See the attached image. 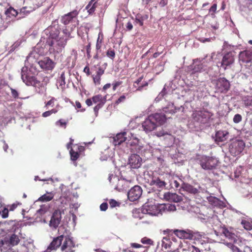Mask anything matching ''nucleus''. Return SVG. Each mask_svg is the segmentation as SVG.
Masks as SVG:
<instances>
[{"label":"nucleus","instance_id":"nucleus-59","mask_svg":"<svg viewBox=\"0 0 252 252\" xmlns=\"http://www.w3.org/2000/svg\"><path fill=\"white\" fill-rule=\"evenodd\" d=\"M217 4L216 3H214L209 9V13H210L212 15H214L217 10Z\"/></svg>","mask_w":252,"mask_h":252},{"label":"nucleus","instance_id":"nucleus-24","mask_svg":"<svg viewBox=\"0 0 252 252\" xmlns=\"http://www.w3.org/2000/svg\"><path fill=\"white\" fill-rule=\"evenodd\" d=\"M228 132L225 130H219L216 133L215 141L219 144L220 142H224L228 139Z\"/></svg>","mask_w":252,"mask_h":252},{"label":"nucleus","instance_id":"nucleus-46","mask_svg":"<svg viewBox=\"0 0 252 252\" xmlns=\"http://www.w3.org/2000/svg\"><path fill=\"white\" fill-rule=\"evenodd\" d=\"M203 68V64L201 63H199L198 64H195L193 66V67L192 68L193 72H197L200 71Z\"/></svg>","mask_w":252,"mask_h":252},{"label":"nucleus","instance_id":"nucleus-44","mask_svg":"<svg viewBox=\"0 0 252 252\" xmlns=\"http://www.w3.org/2000/svg\"><path fill=\"white\" fill-rule=\"evenodd\" d=\"M105 103H103V102L100 103L99 104H96L94 108V112L95 116L97 117L98 114L99 110L101 108Z\"/></svg>","mask_w":252,"mask_h":252},{"label":"nucleus","instance_id":"nucleus-50","mask_svg":"<svg viewBox=\"0 0 252 252\" xmlns=\"http://www.w3.org/2000/svg\"><path fill=\"white\" fill-rule=\"evenodd\" d=\"M141 242L143 244L152 245L153 241L149 238L144 237L141 240Z\"/></svg>","mask_w":252,"mask_h":252},{"label":"nucleus","instance_id":"nucleus-27","mask_svg":"<svg viewBox=\"0 0 252 252\" xmlns=\"http://www.w3.org/2000/svg\"><path fill=\"white\" fill-rule=\"evenodd\" d=\"M165 197L168 200L174 202H179L183 200L181 196L175 193L168 192L165 194Z\"/></svg>","mask_w":252,"mask_h":252},{"label":"nucleus","instance_id":"nucleus-3","mask_svg":"<svg viewBox=\"0 0 252 252\" xmlns=\"http://www.w3.org/2000/svg\"><path fill=\"white\" fill-rule=\"evenodd\" d=\"M212 116L213 114L204 108L195 110L192 114V119L194 121L203 124L208 123Z\"/></svg>","mask_w":252,"mask_h":252},{"label":"nucleus","instance_id":"nucleus-18","mask_svg":"<svg viewBox=\"0 0 252 252\" xmlns=\"http://www.w3.org/2000/svg\"><path fill=\"white\" fill-rule=\"evenodd\" d=\"M21 78L23 82L28 86H35L37 83V80L34 76L26 74L22 70Z\"/></svg>","mask_w":252,"mask_h":252},{"label":"nucleus","instance_id":"nucleus-64","mask_svg":"<svg viewBox=\"0 0 252 252\" xmlns=\"http://www.w3.org/2000/svg\"><path fill=\"white\" fill-rule=\"evenodd\" d=\"M108 208V204L106 202L102 203L100 205V209L101 211H106Z\"/></svg>","mask_w":252,"mask_h":252},{"label":"nucleus","instance_id":"nucleus-19","mask_svg":"<svg viewBox=\"0 0 252 252\" xmlns=\"http://www.w3.org/2000/svg\"><path fill=\"white\" fill-rule=\"evenodd\" d=\"M64 237L63 235H61L54 238L48 247L47 250H56L60 247H61V245H62V242L63 241Z\"/></svg>","mask_w":252,"mask_h":252},{"label":"nucleus","instance_id":"nucleus-32","mask_svg":"<svg viewBox=\"0 0 252 252\" xmlns=\"http://www.w3.org/2000/svg\"><path fill=\"white\" fill-rule=\"evenodd\" d=\"M93 103L94 104H99L103 102L105 103L106 102V98L103 97L101 94H97L93 96L92 97Z\"/></svg>","mask_w":252,"mask_h":252},{"label":"nucleus","instance_id":"nucleus-51","mask_svg":"<svg viewBox=\"0 0 252 252\" xmlns=\"http://www.w3.org/2000/svg\"><path fill=\"white\" fill-rule=\"evenodd\" d=\"M109 205L111 208L120 206V203L114 199H110L109 201Z\"/></svg>","mask_w":252,"mask_h":252},{"label":"nucleus","instance_id":"nucleus-6","mask_svg":"<svg viewBox=\"0 0 252 252\" xmlns=\"http://www.w3.org/2000/svg\"><path fill=\"white\" fill-rule=\"evenodd\" d=\"M245 143L242 140H235L232 141L229 146V151L230 154L236 157L239 155L245 147Z\"/></svg>","mask_w":252,"mask_h":252},{"label":"nucleus","instance_id":"nucleus-57","mask_svg":"<svg viewBox=\"0 0 252 252\" xmlns=\"http://www.w3.org/2000/svg\"><path fill=\"white\" fill-rule=\"evenodd\" d=\"M96 66H98V67L97 69V71L96 72V74L102 75L104 73L105 67L103 68V67L99 66L98 64H97Z\"/></svg>","mask_w":252,"mask_h":252},{"label":"nucleus","instance_id":"nucleus-54","mask_svg":"<svg viewBox=\"0 0 252 252\" xmlns=\"http://www.w3.org/2000/svg\"><path fill=\"white\" fill-rule=\"evenodd\" d=\"M123 83V81H114L112 85L113 86V90L115 91L117 89L118 87L121 86Z\"/></svg>","mask_w":252,"mask_h":252},{"label":"nucleus","instance_id":"nucleus-11","mask_svg":"<svg viewBox=\"0 0 252 252\" xmlns=\"http://www.w3.org/2000/svg\"><path fill=\"white\" fill-rule=\"evenodd\" d=\"M79 14V11L76 10H73V11L68 12L62 16L61 21L62 23L65 25H68L74 18H76L78 15Z\"/></svg>","mask_w":252,"mask_h":252},{"label":"nucleus","instance_id":"nucleus-15","mask_svg":"<svg viewBox=\"0 0 252 252\" xmlns=\"http://www.w3.org/2000/svg\"><path fill=\"white\" fill-rule=\"evenodd\" d=\"M172 232L181 239H191L193 237L192 231L189 229L186 230L174 229L173 230Z\"/></svg>","mask_w":252,"mask_h":252},{"label":"nucleus","instance_id":"nucleus-43","mask_svg":"<svg viewBox=\"0 0 252 252\" xmlns=\"http://www.w3.org/2000/svg\"><path fill=\"white\" fill-rule=\"evenodd\" d=\"M65 73L64 72H62L61 76L59 79V82L60 83V86H64L65 84Z\"/></svg>","mask_w":252,"mask_h":252},{"label":"nucleus","instance_id":"nucleus-33","mask_svg":"<svg viewBox=\"0 0 252 252\" xmlns=\"http://www.w3.org/2000/svg\"><path fill=\"white\" fill-rule=\"evenodd\" d=\"M148 18L147 15H141L140 14H137L136 16L135 22L138 24L140 26L143 25L144 21L147 20Z\"/></svg>","mask_w":252,"mask_h":252},{"label":"nucleus","instance_id":"nucleus-28","mask_svg":"<svg viewBox=\"0 0 252 252\" xmlns=\"http://www.w3.org/2000/svg\"><path fill=\"white\" fill-rule=\"evenodd\" d=\"M162 111L160 113L165 115L166 120L167 118H170V117L168 116V115L174 114L176 112V109L173 104H169L167 107L163 109Z\"/></svg>","mask_w":252,"mask_h":252},{"label":"nucleus","instance_id":"nucleus-25","mask_svg":"<svg viewBox=\"0 0 252 252\" xmlns=\"http://www.w3.org/2000/svg\"><path fill=\"white\" fill-rule=\"evenodd\" d=\"M59 37V32L58 31H51L50 32L49 36L47 39L46 44L50 47H53L54 41H56Z\"/></svg>","mask_w":252,"mask_h":252},{"label":"nucleus","instance_id":"nucleus-8","mask_svg":"<svg viewBox=\"0 0 252 252\" xmlns=\"http://www.w3.org/2000/svg\"><path fill=\"white\" fill-rule=\"evenodd\" d=\"M230 88V83L228 80L224 78H219L216 83V91L220 93H226Z\"/></svg>","mask_w":252,"mask_h":252},{"label":"nucleus","instance_id":"nucleus-36","mask_svg":"<svg viewBox=\"0 0 252 252\" xmlns=\"http://www.w3.org/2000/svg\"><path fill=\"white\" fill-rule=\"evenodd\" d=\"M130 93V91L127 93L121 95L115 102V104L118 105L121 103L124 102L126 100V97Z\"/></svg>","mask_w":252,"mask_h":252},{"label":"nucleus","instance_id":"nucleus-4","mask_svg":"<svg viewBox=\"0 0 252 252\" xmlns=\"http://www.w3.org/2000/svg\"><path fill=\"white\" fill-rule=\"evenodd\" d=\"M164 209V207L162 205H157L146 203L142 207V212L148 216H157L162 215V212Z\"/></svg>","mask_w":252,"mask_h":252},{"label":"nucleus","instance_id":"nucleus-45","mask_svg":"<svg viewBox=\"0 0 252 252\" xmlns=\"http://www.w3.org/2000/svg\"><path fill=\"white\" fill-rule=\"evenodd\" d=\"M106 55L108 57L113 60L115 57V52L114 50L109 49L106 52Z\"/></svg>","mask_w":252,"mask_h":252},{"label":"nucleus","instance_id":"nucleus-37","mask_svg":"<svg viewBox=\"0 0 252 252\" xmlns=\"http://www.w3.org/2000/svg\"><path fill=\"white\" fill-rule=\"evenodd\" d=\"M53 198V195L52 193H47L42 195L39 198V200L43 202L49 201Z\"/></svg>","mask_w":252,"mask_h":252},{"label":"nucleus","instance_id":"nucleus-22","mask_svg":"<svg viewBox=\"0 0 252 252\" xmlns=\"http://www.w3.org/2000/svg\"><path fill=\"white\" fill-rule=\"evenodd\" d=\"M239 59L244 63H250L252 59V52L248 50L240 52L239 54Z\"/></svg>","mask_w":252,"mask_h":252},{"label":"nucleus","instance_id":"nucleus-34","mask_svg":"<svg viewBox=\"0 0 252 252\" xmlns=\"http://www.w3.org/2000/svg\"><path fill=\"white\" fill-rule=\"evenodd\" d=\"M222 233L224 234V235L226 238H228V239H229L231 241H235V235L234 233L229 232L227 229L223 228L222 230Z\"/></svg>","mask_w":252,"mask_h":252},{"label":"nucleus","instance_id":"nucleus-26","mask_svg":"<svg viewBox=\"0 0 252 252\" xmlns=\"http://www.w3.org/2000/svg\"><path fill=\"white\" fill-rule=\"evenodd\" d=\"M127 137V139L126 140L128 141L127 144L129 145L130 146L134 147L139 144V139L136 136V134L131 132H128Z\"/></svg>","mask_w":252,"mask_h":252},{"label":"nucleus","instance_id":"nucleus-41","mask_svg":"<svg viewBox=\"0 0 252 252\" xmlns=\"http://www.w3.org/2000/svg\"><path fill=\"white\" fill-rule=\"evenodd\" d=\"M101 76L97 74L92 76L93 81L95 85H99L100 84Z\"/></svg>","mask_w":252,"mask_h":252},{"label":"nucleus","instance_id":"nucleus-20","mask_svg":"<svg viewBox=\"0 0 252 252\" xmlns=\"http://www.w3.org/2000/svg\"><path fill=\"white\" fill-rule=\"evenodd\" d=\"M166 178L168 180L169 186L171 188H178L180 187V183L178 180L182 181V180L178 177H174L170 174H165Z\"/></svg>","mask_w":252,"mask_h":252},{"label":"nucleus","instance_id":"nucleus-1","mask_svg":"<svg viewBox=\"0 0 252 252\" xmlns=\"http://www.w3.org/2000/svg\"><path fill=\"white\" fill-rule=\"evenodd\" d=\"M166 121L165 115L156 113L150 115L142 124V127L146 132L154 130L158 125H163Z\"/></svg>","mask_w":252,"mask_h":252},{"label":"nucleus","instance_id":"nucleus-58","mask_svg":"<svg viewBox=\"0 0 252 252\" xmlns=\"http://www.w3.org/2000/svg\"><path fill=\"white\" fill-rule=\"evenodd\" d=\"M21 204L19 203H13L12 205H8L7 208L8 209L9 211H13L18 207V205Z\"/></svg>","mask_w":252,"mask_h":252},{"label":"nucleus","instance_id":"nucleus-62","mask_svg":"<svg viewBox=\"0 0 252 252\" xmlns=\"http://www.w3.org/2000/svg\"><path fill=\"white\" fill-rule=\"evenodd\" d=\"M10 90L12 97L15 99L18 98L19 97L18 92L16 90L13 88H10Z\"/></svg>","mask_w":252,"mask_h":252},{"label":"nucleus","instance_id":"nucleus-10","mask_svg":"<svg viewBox=\"0 0 252 252\" xmlns=\"http://www.w3.org/2000/svg\"><path fill=\"white\" fill-rule=\"evenodd\" d=\"M142 193V189L139 186H135L127 193V196L131 201L138 200Z\"/></svg>","mask_w":252,"mask_h":252},{"label":"nucleus","instance_id":"nucleus-31","mask_svg":"<svg viewBox=\"0 0 252 252\" xmlns=\"http://www.w3.org/2000/svg\"><path fill=\"white\" fill-rule=\"evenodd\" d=\"M103 42V34L102 32H99L97 39L95 49L96 51H101V48Z\"/></svg>","mask_w":252,"mask_h":252},{"label":"nucleus","instance_id":"nucleus-23","mask_svg":"<svg viewBox=\"0 0 252 252\" xmlns=\"http://www.w3.org/2000/svg\"><path fill=\"white\" fill-rule=\"evenodd\" d=\"M127 132H123L118 133L114 137L113 144L116 145H119L123 142L126 141L127 139Z\"/></svg>","mask_w":252,"mask_h":252},{"label":"nucleus","instance_id":"nucleus-55","mask_svg":"<svg viewBox=\"0 0 252 252\" xmlns=\"http://www.w3.org/2000/svg\"><path fill=\"white\" fill-rule=\"evenodd\" d=\"M148 85V83L146 81L143 82L142 83H140L139 84V86H138L136 89V91H141L143 90V88L145 87H146Z\"/></svg>","mask_w":252,"mask_h":252},{"label":"nucleus","instance_id":"nucleus-56","mask_svg":"<svg viewBox=\"0 0 252 252\" xmlns=\"http://www.w3.org/2000/svg\"><path fill=\"white\" fill-rule=\"evenodd\" d=\"M242 116L240 114H236L233 118V122L235 123H239L242 121Z\"/></svg>","mask_w":252,"mask_h":252},{"label":"nucleus","instance_id":"nucleus-21","mask_svg":"<svg viewBox=\"0 0 252 252\" xmlns=\"http://www.w3.org/2000/svg\"><path fill=\"white\" fill-rule=\"evenodd\" d=\"M69 39L66 37L62 35H60L58 39L56 40V44L55 47L57 49V52H61L67 44V41Z\"/></svg>","mask_w":252,"mask_h":252},{"label":"nucleus","instance_id":"nucleus-38","mask_svg":"<svg viewBox=\"0 0 252 252\" xmlns=\"http://www.w3.org/2000/svg\"><path fill=\"white\" fill-rule=\"evenodd\" d=\"M71 159L73 161H76L79 157L80 154L78 152H75L71 149L70 151Z\"/></svg>","mask_w":252,"mask_h":252},{"label":"nucleus","instance_id":"nucleus-40","mask_svg":"<svg viewBox=\"0 0 252 252\" xmlns=\"http://www.w3.org/2000/svg\"><path fill=\"white\" fill-rule=\"evenodd\" d=\"M231 249L233 252H252V250L249 248H246L244 251H242L237 247L234 245L231 246Z\"/></svg>","mask_w":252,"mask_h":252},{"label":"nucleus","instance_id":"nucleus-39","mask_svg":"<svg viewBox=\"0 0 252 252\" xmlns=\"http://www.w3.org/2000/svg\"><path fill=\"white\" fill-rule=\"evenodd\" d=\"M96 7H97V2L94 1L92 4L91 6L90 7H89L88 8H87L88 7L87 5L86 7V9L88 10V12H89V13L90 14H93L94 12Z\"/></svg>","mask_w":252,"mask_h":252},{"label":"nucleus","instance_id":"nucleus-14","mask_svg":"<svg viewBox=\"0 0 252 252\" xmlns=\"http://www.w3.org/2000/svg\"><path fill=\"white\" fill-rule=\"evenodd\" d=\"M62 219L61 212L59 210H55L50 221V225L56 228L60 223Z\"/></svg>","mask_w":252,"mask_h":252},{"label":"nucleus","instance_id":"nucleus-60","mask_svg":"<svg viewBox=\"0 0 252 252\" xmlns=\"http://www.w3.org/2000/svg\"><path fill=\"white\" fill-rule=\"evenodd\" d=\"M76 109H80L79 110L81 112H83L85 111L86 109L85 108H82V105L81 103L79 101H76L75 102V106Z\"/></svg>","mask_w":252,"mask_h":252},{"label":"nucleus","instance_id":"nucleus-17","mask_svg":"<svg viewBox=\"0 0 252 252\" xmlns=\"http://www.w3.org/2000/svg\"><path fill=\"white\" fill-rule=\"evenodd\" d=\"M234 56L231 52L226 53L221 61V66L225 69L226 66L233 64L234 62Z\"/></svg>","mask_w":252,"mask_h":252},{"label":"nucleus","instance_id":"nucleus-47","mask_svg":"<svg viewBox=\"0 0 252 252\" xmlns=\"http://www.w3.org/2000/svg\"><path fill=\"white\" fill-rule=\"evenodd\" d=\"M62 32L63 33V34L62 35V36H63L69 39L72 38L70 32H69L66 28L63 29Z\"/></svg>","mask_w":252,"mask_h":252},{"label":"nucleus","instance_id":"nucleus-5","mask_svg":"<svg viewBox=\"0 0 252 252\" xmlns=\"http://www.w3.org/2000/svg\"><path fill=\"white\" fill-rule=\"evenodd\" d=\"M197 160L201 167L205 170H212L217 165V160L211 157L202 156Z\"/></svg>","mask_w":252,"mask_h":252},{"label":"nucleus","instance_id":"nucleus-9","mask_svg":"<svg viewBox=\"0 0 252 252\" xmlns=\"http://www.w3.org/2000/svg\"><path fill=\"white\" fill-rule=\"evenodd\" d=\"M172 231V229H167L163 231L164 234H168L166 236L164 237L162 240V247L166 249L171 248L172 244L171 239L174 241L176 240L175 237L171 235L173 233Z\"/></svg>","mask_w":252,"mask_h":252},{"label":"nucleus","instance_id":"nucleus-53","mask_svg":"<svg viewBox=\"0 0 252 252\" xmlns=\"http://www.w3.org/2000/svg\"><path fill=\"white\" fill-rule=\"evenodd\" d=\"M86 48L87 58L88 59H90L92 57V56L91 55V42H89L88 43V44L86 46Z\"/></svg>","mask_w":252,"mask_h":252},{"label":"nucleus","instance_id":"nucleus-7","mask_svg":"<svg viewBox=\"0 0 252 252\" xmlns=\"http://www.w3.org/2000/svg\"><path fill=\"white\" fill-rule=\"evenodd\" d=\"M75 244L73 240L68 236L64 237L63 242L61 245V252H74Z\"/></svg>","mask_w":252,"mask_h":252},{"label":"nucleus","instance_id":"nucleus-42","mask_svg":"<svg viewBox=\"0 0 252 252\" xmlns=\"http://www.w3.org/2000/svg\"><path fill=\"white\" fill-rule=\"evenodd\" d=\"M244 103L246 107H252V96L245 98Z\"/></svg>","mask_w":252,"mask_h":252},{"label":"nucleus","instance_id":"nucleus-16","mask_svg":"<svg viewBox=\"0 0 252 252\" xmlns=\"http://www.w3.org/2000/svg\"><path fill=\"white\" fill-rule=\"evenodd\" d=\"M166 179L165 175L162 177H154L151 180L150 184L153 186H155L158 188L163 189L167 185L166 182Z\"/></svg>","mask_w":252,"mask_h":252},{"label":"nucleus","instance_id":"nucleus-49","mask_svg":"<svg viewBox=\"0 0 252 252\" xmlns=\"http://www.w3.org/2000/svg\"><path fill=\"white\" fill-rule=\"evenodd\" d=\"M242 223L245 229L247 230L252 229V225L249 221H247L246 220H243L242 221Z\"/></svg>","mask_w":252,"mask_h":252},{"label":"nucleus","instance_id":"nucleus-52","mask_svg":"<svg viewBox=\"0 0 252 252\" xmlns=\"http://www.w3.org/2000/svg\"><path fill=\"white\" fill-rule=\"evenodd\" d=\"M56 101V99L54 97H52L50 100L45 102V107L47 108L49 106H53Z\"/></svg>","mask_w":252,"mask_h":252},{"label":"nucleus","instance_id":"nucleus-30","mask_svg":"<svg viewBox=\"0 0 252 252\" xmlns=\"http://www.w3.org/2000/svg\"><path fill=\"white\" fill-rule=\"evenodd\" d=\"M138 218L141 220L140 222L143 224H149L152 222L151 219L149 218V216L143 212L141 214H140Z\"/></svg>","mask_w":252,"mask_h":252},{"label":"nucleus","instance_id":"nucleus-61","mask_svg":"<svg viewBox=\"0 0 252 252\" xmlns=\"http://www.w3.org/2000/svg\"><path fill=\"white\" fill-rule=\"evenodd\" d=\"M9 210L8 208H4L2 211L1 217L2 218H6L8 217Z\"/></svg>","mask_w":252,"mask_h":252},{"label":"nucleus","instance_id":"nucleus-13","mask_svg":"<svg viewBox=\"0 0 252 252\" xmlns=\"http://www.w3.org/2000/svg\"><path fill=\"white\" fill-rule=\"evenodd\" d=\"M142 163V158L137 154L131 155L128 159V164L131 168L137 169L140 167Z\"/></svg>","mask_w":252,"mask_h":252},{"label":"nucleus","instance_id":"nucleus-29","mask_svg":"<svg viewBox=\"0 0 252 252\" xmlns=\"http://www.w3.org/2000/svg\"><path fill=\"white\" fill-rule=\"evenodd\" d=\"M182 188L188 192L194 194L197 193L198 192V190L197 189L194 188L192 186L187 183H183L182 184Z\"/></svg>","mask_w":252,"mask_h":252},{"label":"nucleus","instance_id":"nucleus-12","mask_svg":"<svg viewBox=\"0 0 252 252\" xmlns=\"http://www.w3.org/2000/svg\"><path fill=\"white\" fill-rule=\"evenodd\" d=\"M41 68L45 70H52L55 66L56 63L49 57H45L38 62Z\"/></svg>","mask_w":252,"mask_h":252},{"label":"nucleus","instance_id":"nucleus-48","mask_svg":"<svg viewBox=\"0 0 252 252\" xmlns=\"http://www.w3.org/2000/svg\"><path fill=\"white\" fill-rule=\"evenodd\" d=\"M56 125L58 126L65 128L67 122L63 119H60L56 122Z\"/></svg>","mask_w":252,"mask_h":252},{"label":"nucleus","instance_id":"nucleus-63","mask_svg":"<svg viewBox=\"0 0 252 252\" xmlns=\"http://www.w3.org/2000/svg\"><path fill=\"white\" fill-rule=\"evenodd\" d=\"M144 78V77L143 76H141V77H140L139 78H138L134 82V84H133V86L135 88H137V86H136L137 85H139V84L141 83V81H142V80Z\"/></svg>","mask_w":252,"mask_h":252},{"label":"nucleus","instance_id":"nucleus-2","mask_svg":"<svg viewBox=\"0 0 252 252\" xmlns=\"http://www.w3.org/2000/svg\"><path fill=\"white\" fill-rule=\"evenodd\" d=\"M20 241L19 236L15 233L7 235L3 239L0 240V250L7 252L11 248L17 246Z\"/></svg>","mask_w":252,"mask_h":252},{"label":"nucleus","instance_id":"nucleus-35","mask_svg":"<svg viewBox=\"0 0 252 252\" xmlns=\"http://www.w3.org/2000/svg\"><path fill=\"white\" fill-rule=\"evenodd\" d=\"M5 14L8 17H10V16L16 17L18 14V12L13 7H10L5 11Z\"/></svg>","mask_w":252,"mask_h":252}]
</instances>
